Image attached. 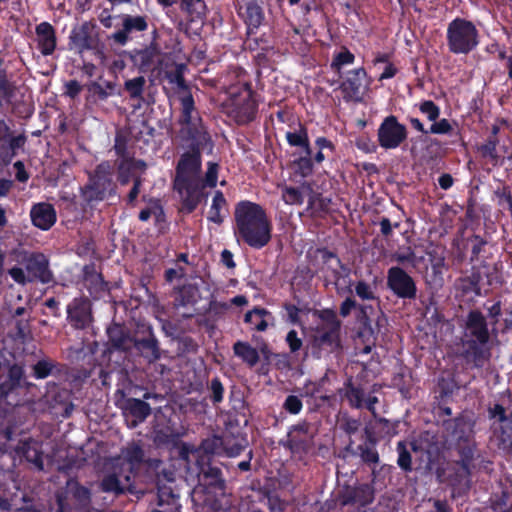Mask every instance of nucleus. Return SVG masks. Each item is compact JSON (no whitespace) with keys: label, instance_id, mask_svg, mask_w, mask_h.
Listing matches in <instances>:
<instances>
[{"label":"nucleus","instance_id":"obj_13","mask_svg":"<svg viewBox=\"0 0 512 512\" xmlns=\"http://www.w3.org/2000/svg\"><path fill=\"white\" fill-rule=\"evenodd\" d=\"M151 31V39L149 44L142 48H134L127 52V57L134 67L141 73H148L152 71L155 64L161 55V47L158 43L160 37L159 31L155 25H153Z\"/></svg>","mask_w":512,"mask_h":512},{"label":"nucleus","instance_id":"obj_16","mask_svg":"<svg viewBox=\"0 0 512 512\" xmlns=\"http://www.w3.org/2000/svg\"><path fill=\"white\" fill-rule=\"evenodd\" d=\"M338 499L342 507L354 506L358 510L366 508L375 499V489L372 484L360 483L354 486H345L339 492Z\"/></svg>","mask_w":512,"mask_h":512},{"label":"nucleus","instance_id":"obj_5","mask_svg":"<svg viewBox=\"0 0 512 512\" xmlns=\"http://www.w3.org/2000/svg\"><path fill=\"white\" fill-rule=\"evenodd\" d=\"M446 43L450 53L468 55L478 47L480 34L472 21L456 17L447 25Z\"/></svg>","mask_w":512,"mask_h":512},{"label":"nucleus","instance_id":"obj_23","mask_svg":"<svg viewBox=\"0 0 512 512\" xmlns=\"http://www.w3.org/2000/svg\"><path fill=\"white\" fill-rule=\"evenodd\" d=\"M340 346V331L316 327L312 336V353L317 358L321 357V351L333 352Z\"/></svg>","mask_w":512,"mask_h":512},{"label":"nucleus","instance_id":"obj_12","mask_svg":"<svg viewBox=\"0 0 512 512\" xmlns=\"http://www.w3.org/2000/svg\"><path fill=\"white\" fill-rule=\"evenodd\" d=\"M120 20V28L108 36V40L117 46L127 45L150 27V18L146 14H121Z\"/></svg>","mask_w":512,"mask_h":512},{"label":"nucleus","instance_id":"obj_14","mask_svg":"<svg viewBox=\"0 0 512 512\" xmlns=\"http://www.w3.org/2000/svg\"><path fill=\"white\" fill-rule=\"evenodd\" d=\"M407 127L395 115L386 116L377 129V141L385 150L396 149L407 140Z\"/></svg>","mask_w":512,"mask_h":512},{"label":"nucleus","instance_id":"obj_47","mask_svg":"<svg viewBox=\"0 0 512 512\" xmlns=\"http://www.w3.org/2000/svg\"><path fill=\"white\" fill-rule=\"evenodd\" d=\"M292 166L296 175H299L302 178L312 176L314 173L312 153L304 154L303 156H299L298 158L294 159Z\"/></svg>","mask_w":512,"mask_h":512},{"label":"nucleus","instance_id":"obj_32","mask_svg":"<svg viewBox=\"0 0 512 512\" xmlns=\"http://www.w3.org/2000/svg\"><path fill=\"white\" fill-rule=\"evenodd\" d=\"M87 90L94 101H106L111 96H122L117 83L109 80L92 81L87 85Z\"/></svg>","mask_w":512,"mask_h":512},{"label":"nucleus","instance_id":"obj_64","mask_svg":"<svg viewBox=\"0 0 512 512\" xmlns=\"http://www.w3.org/2000/svg\"><path fill=\"white\" fill-rule=\"evenodd\" d=\"M425 512H453V508L446 499L431 497L427 500Z\"/></svg>","mask_w":512,"mask_h":512},{"label":"nucleus","instance_id":"obj_52","mask_svg":"<svg viewBox=\"0 0 512 512\" xmlns=\"http://www.w3.org/2000/svg\"><path fill=\"white\" fill-rule=\"evenodd\" d=\"M26 137L24 135L13 136L9 139L8 146L2 147L0 158L10 161L16 155V151L24 146Z\"/></svg>","mask_w":512,"mask_h":512},{"label":"nucleus","instance_id":"obj_35","mask_svg":"<svg viewBox=\"0 0 512 512\" xmlns=\"http://www.w3.org/2000/svg\"><path fill=\"white\" fill-rule=\"evenodd\" d=\"M218 171L219 165L216 162H208L205 177L202 178L201 174H199V180L201 185L199 187V192L197 194V207L202 201L206 200L208 197V192H206L205 189L207 187H216L218 181Z\"/></svg>","mask_w":512,"mask_h":512},{"label":"nucleus","instance_id":"obj_20","mask_svg":"<svg viewBox=\"0 0 512 512\" xmlns=\"http://www.w3.org/2000/svg\"><path fill=\"white\" fill-rule=\"evenodd\" d=\"M199 466L198 482L207 493L222 494L226 488L225 479L222 470L213 466L210 462L204 460L197 462Z\"/></svg>","mask_w":512,"mask_h":512},{"label":"nucleus","instance_id":"obj_29","mask_svg":"<svg viewBox=\"0 0 512 512\" xmlns=\"http://www.w3.org/2000/svg\"><path fill=\"white\" fill-rule=\"evenodd\" d=\"M108 344L110 348L120 352H130L131 334L129 330L121 324L113 323L107 328Z\"/></svg>","mask_w":512,"mask_h":512},{"label":"nucleus","instance_id":"obj_59","mask_svg":"<svg viewBox=\"0 0 512 512\" xmlns=\"http://www.w3.org/2000/svg\"><path fill=\"white\" fill-rule=\"evenodd\" d=\"M157 498H158L157 504L159 506H164V505L174 506V505H176L179 496L174 493V491L172 490L171 487L162 486V487H158Z\"/></svg>","mask_w":512,"mask_h":512},{"label":"nucleus","instance_id":"obj_53","mask_svg":"<svg viewBox=\"0 0 512 512\" xmlns=\"http://www.w3.org/2000/svg\"><path fill=\"white\" fill-rule=\"evenodd\" d=\"M398 453L397 464L404 472H411L412 468V457L411 453L407 448V445L404 441H400L397 443L396 447Z\"/></svg>","mask_w":512,"mask_h":512},{"label":"nucleus","instance_id":"obj_21","mask_svg":"<svg viewBox=\"0 0 512 512\" xmlns=\"http://www.w3.org/2000/svg\"><path fill=\"white\" fill-rule=\"evenodd\" d=\"M328 382L329 377L327 373L317 380L307 379L303 386L298 389L300 397L312 399L318 405L330 402L332 395H329L328 390L325 388Z\"/></svg>","mask_w":512,"mask_h":512},{"label":"nucleus","instance_id":"obj_22","mask_svg":"<svg viewBox=\"0 0 512 512\" xmlns=\"http://www.w3.org/2000/svg\"><path fill=\"white\" fill-rule=\"evenodd\" d=\"M25 269L29 275V282L38 280L44 284L52 280L49 261L42 253H32L25 261Z\"/></svg>","mask_w":512,"mask_h":512},{"label":"nucleus","instance_id":"obj_42","mask_svg":"<svg viewBox=\"0 0 512 512\" xmlns=\"http://www.w3.org/2000/svg\"><path fill=\"white\" fill-rule=\"evenodd\" d=\"M227 201L222 191L217 190L214 193L212 204L209 209L208 213V220L210 222H213L217 225H220L223 223L224 219L221 215V211L226 209Z\"/></svg>","mask_w":512,"mask_h":512},{"label":"nucleus","instance_id":"obj_34","mask_svg":"<svg viewBox=\"0 0 512 512\" xmlns=\"http://www.w3.org/2000/svg\"><path fill=\"white\" fill-rule=\"evenodd\" d=\"M126 484H123L115 473L106 474L100 481L99 488L102 492L112 493L115 496L124 495L127 491L131 492L132 486L130 475L124 477Z\"/></svg>","mask_w":512,"mask_h":512},{"label":"nucleus","instance_id":"obj_41","mask_svg":"<svg viewBox=\"0 0 512 512\" xmlns=\"http://www.w3.org/2000/svg\"><path fill=\"white\" fill-rule=\"evenodd\" d=\"M124 459L129 465L130 473L135 474L145 462V452L140 445L134 443L125 449Z\"/></svg>","mask_w":512,"mask_h":512},{"label":"nucleus","instance_id":"obj_24","mask_svg":"<svg viewBox=\"0 0 512 512\" xmlns=\"http://www.w3.org/2000/svg\"><path fill=\"white\" fill-rule=\"evenodd\" d=\"M35 41L37 49L42 56H51L57 48V33L55 27L47 22L43 21L35 27Z\"/></svg>","mask_w":512,"mask_h":512},{"label":"nucleus","instance_id":"obj_3","mask_svg":"<svg viewBox=\"0 0 512 512\" xmlns=\"http://www.w3.org/2000/svg\"><path fill=\"white\" fill-rule=\"evenodd\" d=\"M462 351L460 357L474 368H483L492 357L491 336L488 322L478 309L468 312L461 338Z\"/></svg>","mask_w":512,"mask_h":512},{"label":"nucleus","instance_id":"obj_6","mask_svg":"<svg viewBox=\"0 0 512 512\" xmlns=\"http://www.w3.org/2000/svg\"><path fill=\"white\" fill-rule=\"evenodd\" d=\"M332 276L334 278V285L336 292L339 296L354 297L359 303H380V296L378 293L379 277L373 276L371 279H357L352 280L341 272L333 268Z\"/></svg>","mask_w":512,"mask_h":512},{"label":"nucleus","instance_id":"obj_11","mask_svg":"<svg viewBox=\"0 0 512 512\" xmlns=\"http://www.w3.org/2000/svg\"><path fill=\"white\" fill-rule=\"evenodd\" d=\"M355 311V320L359 326L360 335L374 336L379 332L380 318L376 320L377 329L372 326L371 315L374 313V307L370 303H359L354 297H345L339 305V315L347 318Z\"/></svg>","mask_w":512,"mask_h":512},{"label":"nucleus","instance_id":"obj_48","mask_svg":"<svg viewBox=\"0 0 512 512\" xmlns=\"http://www.w3.org/2000/svg\"><path fill=\"white\" fill-rule=\"evenodd\" d=\"M60 364L50 359H41L32 366V376L36 379H45L54 373Z\"/></svg>","mask_w":512,"mask_h":512},{"label":"nucleus","instance_id":"obj_62","mask_svg":"<svg viewBox=\"0 0 512 512\" xmlns=\"http://www.w3.org/2000/svg\"><path fill=\"white\" fill-rule=\"evenodd\" d=\"M282 198L289 205H301L304 202L303 193L297 187H286L283 190Z\"/></svg>","mask_w":512,"mask_h":512},{"label":"nucleus","instance_id":"obj_18","mask_svg":"<svg viewBox=\"0 0 512 512\" xmlns=\"http://www.w3.org/2000/svg\"><path fill=\"white\" fill-rule=\"evenodd\" d=\"M368 77L364 67H358L346 72L339 89L346 102H360L365 89V82Z\"/></svg>","mask_w":512,"mask_h":512},{"label":"nucleus","instance_id":"obj_57","mask_svg":"<svg viewBox=\"0 0 512 512\" xmlns=\"http://www.w3.org/2000/svg\"><path fill=\"white\" fill-rule=\"evenodd\" d=\"M393 260L398 264H411L413 267L423 260V257L418 258L411 247H407L405 250L396 252L393 254Z\"/></svg>","mask_w":512,"mask_h":512},{"label":"nucleus","instance_id":"obj_17","mask_svg":"<svg viewBox=\"0 0 512 512\" xmlns=\"http://www.w3.org/2000/svg\"><path fill=\"white\" fill-rule=\"evenodd\" d=\"M67 321L76 330L89 328L93 321L92 303L87 297H76L67 305Z\"/></svg>","mask_w":512,"mask_h":512},{"label":"nucleus","instance_id":"obj_2","mask_svg":"<svg viewBox=\"0 0 512 512\" xmlns=\"http://www.w3.org/2000/svg\"><path fill=\"white\" fill-rule=\"evenodd\" d=\"M234 219V234L238 241L255 250L264 248L271 241L272 222L260 204L248 200L238 202Z\"/></svg>","mask_w":512,"mask_h":512},{"label":"nucleus","instance_id":"obj_39","mask_svg":"<svg viewBox=\"0 0 512 512\" xmlns=\"http://www.w3.org/2000/svg\"><path fill=\"white\" fill-rule=\"evenodd\" d=\"M481 281L482 275L479 270L472 269L471 274L459 279V289L464 295L475 294L481 295Z\"/></svg>","mask_w":512,"mask_h":512},{"label":"nucleus","instance_id":"obj_55","mask_svg":"<svg viewBox=\"0 0 512 512\" xmlns=\"http://www.w3.org/2000/svg\"><path fill=\"white\" fill-rule=\"evenodd\" d=\"M318 252L321 255V260L323 264H328L331 260L335 261V267L328 266V268L332 271L333 268L339 267L345 274L346 277L350 274V269L342 263L341 259L337 256V254L333 251L328 250L327 248L318 249Z\"/></svg>","mask_w":512,"mask_h":512},{"label":"nucleus","instance_id":"obj_31","mask_svg":"<svg viewBox=\"0 0 512 512\" xmlns=\"http://www.w3.org/2000/svg\"><path fill=\"white\" fill-rule=\"evenodd\" d=\"M17 453L27 462L33 464L37 470L44 469L43 451L39 443L32 438L21 441L17 446Z\"/></svg>","mask_w":512,"mask_h":512},{"label":"nucleus","instance_id":"obj_26","mask_svg":"<svg viewBox=\"0 0 512 512\" xmlns=\"http://www.w3.org/2000/svg\"><path fill=\"white\" fill-rule=\"evenodd\" d=\"M30 218L35 227L47 231L56 223L57 213L52 204L40 202L32 206Z\"/></svg>","mask_w":512,"mask_h":512},{"label":"nucleus","instance_id":"obj_60","mask_svg":"<svg viewBox=\"0 0 512 512\" xmlns=\"http://www.w3.org/2000/svg\"><path fill=\"white\" fill-rule=\"evenodd\" d=\"M418 107L429 121L435 122L440 116V107L432 100H424L419 103Z\"/></svg>","mask_w":512,"mask_h":512},{"label":"nucleus","instance_id":"obj_61","mask_svg":"<svg viewBox=\"0 0 512 512\" xmlns=\"http://www.w3.org/2000/svg\"><path fill=\"white\" fill-rule=\"evenodd\" d=\"M154 225L159 234H165L169 229V223L166 218V213L161 203H156Z\"/></svg>","mask_w":512,"mask_h":512},{"label":"nucleus","instance_id":"obj_58","mask_svg":"<svg viewBox=\"0 0 512 512\" xmlns=\"http://www.w3.org/2000/svg\"><path fill=\"white\" fill-rule=\"evenodd\" d=\"M156 335L154 329L151 324L145 322H138L136 324L135 330L131 335V347L136 344L141 339H148Z\"/></svg>","mask_w":512,"mask_h":512},{"label":"nucleus","instance_id":"obj_40","mask_svg":"<svg viewBox=\"0 0 512 512\" xmlns=\"http://www.w3.org/2000/svg\"><path fill=\"white\" fill-rule=\"evenodd\" d=\"M235 356L239 357L250 367L255 366L259 362V353L256 348L252 347L248 342L237 341L233 345Z\"/></svg>","mask_w":512,"mask_h":512},{"label":"nucleus","instance_id":"obj_37","mask_svg":"<svg viewBox=\"0 0 512 512\" xmlns=\"http://www.w3.org/2000/svg\"><path fill=\"white\" fill-rule=\"evenodd\" d=\"M200 291L195 284H184L175 297L176 306L193 307L200 300Z\"/></svg>","mask_w":512,"mask_h":512},{"label":"nucleus","instance_id":"obj_63","mask_svg":"<svg viewBox=\"0 0 512 512\" xmlns=\"http://www.w3.org/2000/svg\"><path fill=\"white\" fill-rule=\"evenodd\" d=\"M302 397L296 395H288L282 405V408L291 415H298L303 408Z\"/></svg>","mask_w":512,"mask_h":512},{"label":"nucleus","instance_id":"obj_50","mask_svg":"<svg viewBox=\"0 0 512 512\" xmlns=\"http://www.w3.org/2000/svg\"><path fill=\"white\" fill-rule=\"evenodd\" d=\"M477 150L480 156L483 159H488L493 167L502 166L504 164L505 156L498 153L497 147L481 144L478 146Z\"/></svg>","mask_w":512,"mask_h":512},{"label":"nucleus","instance_id":"obj_44","mask_svg":"<svg viewBox=\"0 0 512 512\" xmlns=\"http://www.w3.org/2000/svg\"><path fill=\"white\" fill-rule=\"evenodd\" d=\"M355 61V55L345 46L341 47L340 51L335 53L330 64L333 72L342 77V69L346 65H351Z\"/></svg>","mask_w":512,"mask_h":512},{"label":"nucleus","instance_id":"obj_8","mask_svg":"<svg viewBox=\"0 0 512 512\" xmlns=\"http://www.w3.org/2000/svg\"><path fill=\"white\" fill-rule=\"evenodd\" d=\"M226 93L231 100L232 112L238 124L246 125L255 120L258 102L249 81L239 80L236 84L229 85Z\"/></svg>","mask_w":512,"mask_h":512},{"label":"nucleus","instance_id":"obj_36","mask_svg":"<svg viewBox=\"0 0 512 512\" xmlns=\"http://www.w3.org/2000/svg\"><path fill=\"white\" fill-rule=\"evenodd\" d=\"M179 8L190 22H202L206 17L207 6L204 0H181Z\"/></svg>","mask_w":512,"mask_h":512},{"label":"nucleus","instance_id":"obj_1","mask_svg":"<svg viewBox=\"0 0 512 512\" xmlns=\"http://www.w3.org/2000/svg\"><path fill=\"white\" fill-rule=\"evenodd\" d=\"M178 136L185 151L180 155L175 167L173 188L181 198V210L191 214L197 208L199 192V174L202 173V151L209 145L213 146L210 134L197 116L189 124H180Z\"/></svg>","mask_w":512,"mask_h":512},{"label":"nucleus","instance_id":"obj_43","mask_svg":"<svg viewBox=\"0 0 512 512\" xmlns=\"http://www.w3.org/2000/svg\"><path fill=\"white\" fill-rule=\"evenodd\" d=\"M314 316L318 317L322 321V324H319L317 327H323V329H330L334 331H341L342 322L338 319L335 310L331 308L315 310Z\"/></svg>","mask_w":512,"mask_h":512},{"label":"nucleus","instance_id":"obj_30","mask_svg":"<svg viewBox=\"0 0 512 512\" xmlns=\"http://www.w3.org/2000/svg\"><path fill=\"white\" fill-rule=\"evenodd\" d=\"M339 394L348 402L353 409H363L365 405L366 391L361 383H355L352 377L344 382V387L339 390Z\"/></svg>","mask_w":512,"mask_h":512},{"label":"nucleus","instance_id":"obj_7","mask_svg":"<svg viewBox=\"0 0 512 512\" xmlns=\"http://www.w3.org/2000/svg\"><path fill=\"white\" fill-rule=\"evenodd\" d=\"M67 46L70 51L78 55L91 51L97 59H105L104 43L100 38V29L94 20L75 25L68 36Z\"/></svg>","mask_w":512,"mask_h":512},{"label":"nucleus","instance_id":"obj_45","mask_svg":"<svg viewBox=\"0 0 512 512\" xmlns=\"http://www.w3.org/2000/svg\"><path fill=\"white\" fill-rule=\"evenodd\" d=\"M146 79L144 76H137L124 82L123 90L128 94L131 100L143 101Z\"/></svg>","mask_w":512,"mask_h":512},{"label":"nucleus","instance_id":"obj_4","mask_svg":"<svg viewBox=\"0 0 512 512\" xmlns=\"http://www.w3.org/2000/svg\"><path fill=\"white\" fill-rule=\"evenodd\" d=\"M81 197L88 204L118 197V186L114 180L113 167L109 161L99 163L89 173L87 183L81 187Z\"/></svg>","mask_w":512,"mask_h":512},{"label":"nucleus","instance_id":"obj_15","mask_svg":"<svg viewBox=\"0 0 512 512\" xmlns=\"http://www.w3.org/2000/svg\"><path fill=\"white\" fill-rule=\"evenodd\" d=\"M387 287L399 299L414 300L417 297L415 280L399 266L388 269Z\"/></svg>","mask_w":512,"mask_h":512},{"label":"nucleus","instance_id":"obj_56","mask_svg":"<svg viewBox=\"0 0 512 512\" xmlns=\"http://www.w3.org/2000/svg\"><path fill=\"white\" fill-rule=\"evenodd\" d=\"M137 176H141L140 174H136L133 170L127 165V163L122 159L117 165V181L120 185L126 186L131 181L134 183V178Z\"/></svg>","mask_w":512,"mask_h":512},{"label":"nucleus","instance_id":"obj_9","mask_svg":"<svg viewBox=\"0 0 512 512\" xmlns=\"http://www.w3.org/2000/svg\"><path fill=\"white\" fill-rule=\"evenodd\" d=\"M187 69L184 63H175L174 68L165 71V78L170 84L176 85V93L180 102L179 124H189L192 119H196L198 112L191 89L186 82L184 73Z\"/></svg>","mask_w":512,"mask_h":512},{"label":"nucleus","instance_id":"obj_46","mask_svg":"<svg viewBox=\"0 0 512 512\" xmlns=\"http://www.w3.org/2000/svg\"><path fill=\"white\" fill-rule=\"evenodd\" d=\"M270 315L264 308H254L247 312L244 316V321L252 326L257 331H265L267 329V322L265 316Z\"/></svg>","mask_w":512,"mask_h":512},{"label":"nucleus","instance_id":"obj_27","mask_svg":"<svg viewBox=\"0 0 512 512\" xmlns=\"http://www.w3.org/2000/svg\"><path fill=\"white\" fill-rule=\"evenodd\" d=\"M84 286L88 290L90 296L99 299L108 290V284L104 280L103 275L97 272L94 263L86 264L83 267Z\"/></svg>","mask_w":512,"mask_h":512},{"label":"nucleus","instance_id":"obj_38","mask_svg":"<svg viewBox=\"0 0 512 512\" xmlns=\"http://www.w3.org/2000/svg\"><path fill=\"white\" fill-rule=\"evenodd\" d=\"M285 137H286L287 143L291 147L301 148L303 150L304 154L312 153V148H311L309 136H308V130L304 125L300 124L299 129L294 132H291V131L286 132Z\"/></svg>","mask_w":512,"mask_h":512},{"label":"nucleus","instance_id":"obj_51","mask_svg":"<svg viewBox=\"0 0 512 512\" xmlns=\"http://www.w3.org/2000/svg\"><path fill=\"white\" fill-rule=\"evenodd\" d=\"M15 84L9 81L5 70H0V105L2 101L11 102L15 95Z\"/></svg>","mask_w":512,"mask_h":512},{"label":"nucleus","instance_id":"obj_10","mask_svg":"<svg viewBox=\"0 0 512 512\" xmlns=\"http://www.w3.org/2000/svg\"><path fill=\"white\" fill-rule=\"evenodd\" d=\"M313 435L310 433V423L306 420L289 427L286 438L279 445L288 450L293 457L302 459L313 448Z\"/></svg>","mask_w":512,"mask_h":512},{"label":"nucleus","instance_id":"obj_54","mask_svg":"<svg viewBox=\"0 0 512 512\" xmlns=\"http://www.w3.org/2000/svg\"><path fill=\"white\" fill-rule=\"evenodd\" d=\"M68 487L71 488V493L73 497L80 503V504H88L91 499V493L90 490L81 485L76 480H69L67 482Z\"/></svg>","mask_w":512,"mask_h":512},{"label":"nucleus","instance_id":"obj_33","mask_svg":"<svg viewBox=\"0 0 512 512\" xmlns=\"http://www.w3.org/2000/svg\"><path fill=\"white\" fill-rule=\"evenodd\" d=\"M138 355L144 358L148 363H155L161 359L160 342L156 335L148 339H141L132 346Z\"/></svg>","mask_w":512,"mask_h":512},{"label":"nucleus","instance_id":"obj_19","mask_svg":"<svg viewBox=\"0 0 512 512\" xmlns=\"http://www.w3.org/2000/svg\"><path fill=\"white\" fill-rule=\"evenodd\" d=\"M238 16L247 26V35L256 33L265 20L263 8L258 0H234Z\"/></svg>","mask_w":512,"mask_h":512},{"label":"nucleus","instance_id":"obj_28","mask_svg":"<svg viewBox=\"0 0 512 512\" xmlns=\"http://www.w3.org/2000/svg\"><path fill=\"white\" fill-rule=\"evenodd\" d=\"M345 451L350 453L352 456L359 457L364 465H367L372 469V475L374 477L376 476L375 468L380 463V456L376 445L359 444L354 447V441L350 439L349 443L345 447Z\"/></svg>","mask_w":512,"mask_h":512},{"label":"nucleus","instance_id":"obj_49","mask_svg":"<svg viewBox=\"0 0 512 512\" xmlns=\"http://www.w3.org/2000/svg\"><path fill=\"white\" fill-rule=\"evenodd\" d=\"M207 390L209 392V399L214 406H217L223 402L225 388L218 376L213 377L207 383Z\"/></svg>","mask_w":512,"mask_h":512},{"label":"nucleus","instance_id":"obj_25","mask_svg":"<svg viewBox=\"0 0 512 512\" xmlns=\"http://www.w3.org/2000/svg\"><path fill=\"white\" fill-rule=\"evenodd\" d=\"M123 415L132 417L130 427L135 428L144 422L151 414V406L144 400L138 398H126L120 405Z\"/></svg>","mask_w":512,"mask_h":512}]
</instances>
